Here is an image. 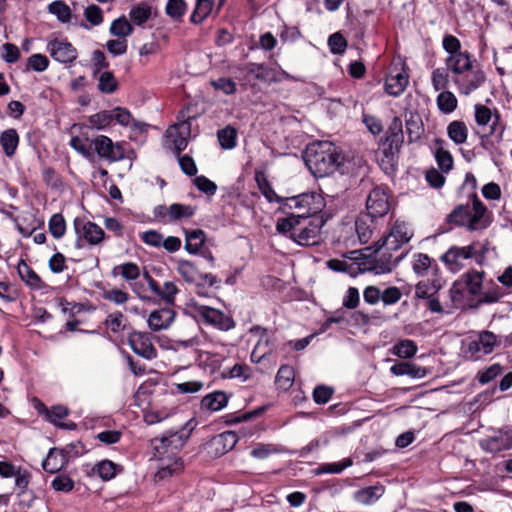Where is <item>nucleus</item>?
<instances>
[{"label": "nucleus", "mask_w": 512, "mask_h": 512, "mask_svg": "<svg viewBox=\"0 0 512 512\" xmlns=\"http://www.w3.org/2000/svg\"><path fill=\"white\" fill-rule=\"evenodd\" d=\"M190 431L185 427L179 430H168L161 438L151 440L154 457L158 459L156 479L163 480L179 473L183 469V462L177 456L178 451L184 446Z\"/></svg>", "instance_id": "1"}, {"label": "nucleus", "mask_w": 512, "mask_h": 512, "mask_svg": "<svg viewBox=\"0 0 512 512\" xmlns=\"http://www.w3.org/2000/svg\"><path fill=\"white\" fill-rule=\"evenodd\" d=\"M304 161L315 177L322 178L339 171L344 165L345 156L334 143L317 141L307 146Z\"/></svg>", "instance_id": "2"}, {"label": "nucleus", "mask_w": 512, "mask_h": 512, "mask_svg": "<svg viewBox=\"0 0 512 512\" xmlns=\"http://www.w3.org/2000/svg\"><path fill=\"white\" fill-rule=\"evenodd\" d=\"M325 224L322 216L299 220V216L280 218L276 230L280 234L290 233V237L301 246H314L321 241V229Z\"/></svg>", "instance_id": "3"}, {"label": "nucleus", "mask_w": 512, "mask_h": 512, "mask_svg": "<svg viewBox=\"0 0 512 512\" xmlns=\"http://www.w3.org/2000/svg\"><path fill=\"white\" fill-rule=\"evenodd\" d=\"M492 213L487 209L476 194L472 196V204L456 206L446 217V222L468 231H480L492 223Z\"/></svg>", "instance_id": "4"}, {"label": "nucleus", "mask_w": 512, "mask_h": 512, "mask_svg": "<svg viewBox=\"0 0 512 512\" xmlns=\"http://www.w3.org/2000/svg\"><path fill=\"white\" fill-rule=\"evenodd\" d=\"M281 204H283L285 208L296 209L297 213H292L289 216H299V220H307L308 218L317 216L324 206L323 198L316 193H303L297 196L283 198Z\"/></svg>", "instance_id": "5"}, {"label": "nucleus", "mask_w": 512, "mask_h": 512, "mask_svg": "<svg viewBox=\"0 0 512 512\" xmlns=\"http://www.w3.org/2000/svg\"><path fill=\"white\" fill-rule=\"evenodd\" d=\"M74 231L76 233L75 248L82 249L85 243L90 246L100 245L105 239L104 230L94 222L83 218H75L73 222Z\"/></svg>", "instance_id": "6"}, {"label": "nucleus", "mask_w": 512, "mask_h": 512, "mask_svg": "<svg viewBox=\"0 0 512 512\" xmlns=\"http://www.w3.org/2000/svg\"><path fill=\"white\" fill-rule=\"evenodd\" d=\"M376 253L375 258L370 262L368 270L375 274L390 273L393 268L406 256L404 252H394V250L385 249L380 239L374 245Z\"/></svg>", "instance_id": "7"}, {"label": "nucleus", "mask_w": 512, "mask_h": 512, "mask_svg": "<svg viewBox=\"0 0 512 512\" xmlns=\"http://www.w3.org/2000/svg\"><path fill=\"white\" fill-rule=\"evenodd\" d=\"M404 142L402 121L399 117H394L386 132L385 140L382 143V153L391 163L394 155H397Z\"/></svg>", "instance_id": "8"}, {"label": "nucleus", "mask_w": 512, "mask_h": 512, "mask_svg": "<svg viewBox=\"0 0 512 512\" xmlns=\"http://www.w3.org/2000/svg\"><path fill=\"white\" fill-rule=\"evenodd\" d=\"M413 236L410 225L404 221H396L389 234L380 238L381 245L387 250L398 252L404 244H407Z\"/></svg>", "instance_id": "9"}, {"label": "nucleus", "mask_w": 512, "mask_h": 512, "mask_svg": "<svg viewBox=\"0 0 512 512\" xmlns=\"http://www.w3.org/2000/svg\"><path fill=\"white\" fill-rule=\"evenodd\" d=\"M367 215L371 218L383 217L390 209L387 187H375L366 200Z\"/></svg>", "instance_id": "10"}, {"label": "nucleus", "mask_w": 512, "mask_h": 512, "mask_svg": "<svg viewBox=\"0 0 512 512\" xmlns=\"http://www.w3.org/2000/svg\"><path fill=\"white\" fill-rule=\"evenodd\" d=\"M476 253L475 243L464 247L452 246L441 256V260L449 269L459 270L464 265V261L473 258Z\"/></svg>", "instance_id": "11"}, {"label": "nucleus", "mask_w": 512, "mask_h": 512, "mask_svg": "<svg viewBox=\"0 0 512 512\" xmlns=\"http://www.w3.org/2000/svg\"><path fill=\"white\" fill-rule=\"evenodd\" d=\"M500 343V337L491 331L483 330L477 334L475 339L468 343V352L475 357H478L480 353L487 355L492 353L494 348L499 346Z\"/></svg>", "instance_id": "12"}, {"label": "nucleus", "mask_w": 512, "mask_h": 512, "mask_svg": "<svg viewBox=\"0 0 512 512\" xmlns=\"http://www.w3.org/2000/svg\"><path fill=\"white\" fill-rule=\"evenodd\" d=\"M93 144L99 157L105 158L110 162L122 160L125 156L123 147L119 143H113L112 140L105 135L97 136Z\"/></svg>", "instance_id": "13"}, {"label": "nucleus", "mask_w": 512, "mask_h": 512, "mask_svg": "<svg viewBox=\"0 0 512 512\" xmlns=\"http://www.w3.org/2000/svg\"><path fill=\"white\" fill-rule=\"evenodd\" d=\"M128 343L135 354L146 360L157 357V350L148 333L132 332L128 337Z\"/></svg>", "instance_id": "14"}, {"label": "nucleus", "mask_w": 512, "mask_h": 512, "mask_svg": "<svg viewBox=\"0 0 512 512\" xmlns=\"http://www.w3.org/2000/svg\"><path fill=\"white\" fill-rule=\"evenodd\" d=\"M475 120L479 126L489 125V134H498L502 138L504 127L499 124L500 115L497 111L492 113L491 109L482 104L475 105Z\"/></svg>", "instance_id": "15"}, {"label": "nucleus", "mask_w": 512, "mask_h": 512, "mask_svg": "<svg viewBox=\"0 0 512 512\" xmlns=\"http://www.w3.org/2000/svg\"><path fill=\"white\" fill-rule=\"evenodd\" d=\"M51 57L64 64L72 63L77 58L76 48L67 41L51 40L47 44Z\"/></svg>", "instance_id": "16"}, {"label": "nucleus", "mask_w": 512, "mask_h": 512, "mask_svg": "<svg viewBox=\"0 0 512 512\" xmlns=\"http://www.w3.org/2000/svg\"><path fill=\"white\" fill-rule=\"evenodd\" d=\"M199 313L206 323L211 324L220 330L228 331L235 327V322L232 317L226 315L220 310L208 306H202Z\"/></svg>", "instance_id": "17"}, {"label": "nucleus", "mask_w": 512, "mask_h": 512, "mask_svg": "<svg viewBox=\"0 0 512 512\" xmlns=\"http://www.w3.org/2000/svg\"><path fill=\"white\" fill-rule=\"evenodd\" d=\"M167 137L172 139L176 156H179L188 144V136L190 135V124L187 121L175 123L167 129Z\"/></svg>", "instance_id": "18"}, {"label": "nucleus", "mask_w": 512, "mask_h": 512, "mask_svg": "<svg viewBox=\"0 0 512 512\" xmlns=\"http://www.w3.org/2000/svg\"><path fill=\"white\" fill-rule=\"evenodd\" d=\"M69 447L65 449L52 448L47 457L42 462V467L46 472L56 473L63 469L68 463Z\"/></svg>", "instance_id": "19"}, {"label": "nucleus", "mask_w": 512, "mask_h": 512, "mask_svg": "<svg viewBox=\"0 0 512 512\" xmlns=\"http://www.w3.org/2000/svg\"><path fill=\"white\" fill-rule=\"evenodd\" d=\"M237 442V434L233 431H226L215 436L210 442V447L213 448L216 456H221L231 451Z\"/></svg>", "instance_id": "20"}, {"label": "nucleus", "mask_w": 512, "mask_h": 512, "mask_svg": "<svg viewBox=\"0 0 512 512\" xmlns=\"http://www.w3.org/2000/svg\"><path fill=\"white\" fill-rule=\"evenodd\" d=\"M385 493V487L381 483L361 488L354 492L353 499L362 505H372Z\"/></svg>", "instance_id": "21"}, {"label": "nucleus", "mask_w": 512, "mask_h": 512, "mask_svg": "<svg viewBox=\"0 0 512 512\" xmlns=\"http://www.w3.org/2000/svg\"><path fill=\"white\" fill-rule=\"evenodd\" d=\"M175 312L171 308H162L151 312L148 326L153 331L167 329L174 321Z\"/></svg>", "instance_id": "22"}, {"label": "nucleus", "mask_w": 512, "mask_h": 512, "mask_svg": "<svg viewBox=\"0 0 512 512\" xmlns=\"http://www.w3.org/2000/svg\"><path fill=\"white\" fill-rule=\"evenodd\" d=\"M447 69L454 74H463L472 68L471 56L467 51L449 55L445 60Z\"/></svg>", "instance_id": "23"}, {"label": "nucleus", "mask_w": 512, "mask_h": 512, "mask_svg": "<svg viewBox=\"0 0 512 512\" xmlns=\"http://www.w3.org/2000/svg\"><path fill=\"white\" fill-rule=\"evenodd\" d=\"M390 372L395 376L407 375L414 379L424 378L428 374V370L424 367L417 366L412 362H396L390 368Z\"/></svg>", "instance_id": "24"}, {"label": "nucleus", "mask_w": 512, "mask_h": 512, "mask_svg": "<svg viewBox=\"0 0 512 512\" xmlns=\"http://www.w3.org/2000/svg\"><path fill=\"white\" fill-rule=\"evenodd\" d=\"M412 269L421 277L427 276L429 273L436 276L439 271L438 265L424 253H417L414 255Z\"/></svg>", "instance_id": "25"}, {"label": "nucleus", "mask_w": 512, "mask_h": 512, "mask_svg": "<svg viewBox=\"0 0 512 512\" xmlns=\"http://www.w3.org/2000/svg\"><path fill=\"white\" fill-rule=\"evenodd\" d=\"M465 287L471 295L479 296L485 285V272L471 270L466 272L463 276Z\"/></svg>", "instance_id": "26"}, {"label": "nucleus", "mask_w": 512, "mask_h": 512, "mask_svg": "<svg viewBox=\"0 0 512 512\" xmlns=\"http://www.w3.org/2000/svg\"><path fill=\"white\" fill-rule=\"evenodd\" d=\"M44 410L46 413L47 420L53 423L54 425L69 430L76 429L77 425L74 422H58V420L63 419L69 413L68 409L65 406L56 405L53 406L51 409H47L46 407H44Z\"/></svg>", "instance_id": "27"}, {"label": "nucleus", "mask_w": 512, "mask_h": 512, "mask_svg": "<svg viewBox=\"0 0 512 512\" xmlns=\"http://www.w3.org/2000/svg\"><path fill=\"white\" fill-rule=\"evenodd\" d=\"M205 241L206 235L203 230H185V249L188 253L197 254Z\"/></svg>", "instance_id": "28"}, {"label": "nucleus", "mask_w": 512, "mask_h": 512, "mask_svg": "<svg viewBox=\"0 0 512 512\" xmlns=\"http://www.w3.org/2000/svg\"><path fill=\"white\" fill-rule=\"evenodd\" d=\"M503 296L502 289L492 279L486 281L481 294L479 295L478 305L496 303Z\"/></svg>", "instance_id": "29"}, {"label": "nucleus", "mask_w": 512, "mask_h": 512, "mask_svg": "<svg viewBox=\"0 0 512 512\" xmlns=\"http://www.w3.org/2000/svg\"><path fill=\"white\" fill-rule=\"evenodd\" d=\"M408 85V76L404 73L389 75L385 81V91L391 96H399Z\"/></svg>", "instance_id": "30"}, {"label": "nucleus", "mask_w": 512, "mask_h": 512, "mask_svg": "<svg viewBox=\"0 0 512 512\" xmlns=\"http://www.w3.org/2000/svg\"><path fill=\"white\" fill-rule=\"evenodd\" d=\"M228 403V397L223 391H215L203 397L201 408L208 411H219Z\"/></svg>", "instance_id": "31"}, {"label": "nucleus", "mask_w": 512, "mask_h": 512, "mask_svg": "<svg viewBox=\"0 0 512 512\" xmlns=\"http://www.w3.org/2000/svg\"><path fill=\"white\" fill-rule=\"evenodd\" d=\"M19 144V135L14 128L3 131L0 135V145L4 154L11 158L14 156Z\"/></svg>", "instance_id": "32"}, {"label": "nucleus", "mask_w": 512, "mask_h": 512, "mask_svg": "<svg viewBox=\"0 0 512 512\" xmlns=\"http://www.w3.org/2000/svg\"><path fill=\"white\" fill-rule=\"evenodd\" d=\"M17 269L20 278L31 288L41 289L44 287L41 278L26 262L21 260L18 264Z\"/></svg>", "instance_id": "33"}, {"label": "nucleus", "mask_w": 512, "mask_h": 512, "mask_svg": "<svg viewBox=\"0 0 512 512\" xmlns=\"http://www.w3.org/2000/svg\"><path fill=\"white\" fill-rule=\"evenodd\" d=\"M435 158L439 168L443 172H449L453 168V157L449 151L444 148L445 141L443 139L435 140Z\"/></svg>", "instance_id": "34"}, {"label": "nucleus", "mask_w": 512, "mask_h": 512, "mask_svg": "<svg viewBox=\"0 0 512 512\" xmlns=\"http://www.w3.org/2000/svg\"><path fill=\"white\" fill-rule=\"evenodd\" d=\"M406 130L410 142H415L421 138L424 133V126L420 115L410 113L406 119Z\"/></svg>", "instance_id": "35"}, {"label": "nucleus", "mask_w": 512, "mask_h": 512, "mask_svg": "<svg viewBox=\"0 0 512 512\" xmlns=\"http://www.w3.org/2000/svg\"><path fill=\"white\" fill-rule=\"evenodd\" d=\"M255 180H256L259 190L261 191V193L264 195V197L269 202L282 203L283 198L276 194L272 185L270 184L268 179L265 177L264 173L256 172Z\"/></svg>", "instance_id": "36"}, {"label": "nucleus", "mask_w": 512, "mask_h": 512, "mask_svg": "<svg viewBox=\"0 0 512 512\" xmlns=\"http://www.w3.org/2000/svg\"><path fill=\"white\" fill-rule=\"evenodd\" d=\"M449 138L457 145L466 142L468 137V129L463 121H452L447 127Z\"/></svg>", "instance_id": "37"}, {"label": "nucleus", "mask_w": 512, "mask_h": 512, "mask_svg": "<svg viewBox=\"0 0 512 512\" xmlns=\"http://www.w3.org/2000/svg\"><path fill=\"white\" fill-rule=\"evenodd\" d=\"M441 285L437 280H423L415 286V296L418 299H429L440 289Z\"/></svg>", "instance_id": "38"}, {"label": "nucleus", "mask_w": 512, "mask_h": 512, "mask_svg": "<svg viewBox=\"0 0 512 512\" xmlns=\"http://www.w3.org/2000/svg\"><path fill=\"white\" fill-rule=\"evenodd\" d=\"M481 446L483 449L491 453L510 449L509 446H506V439L502 430L499 431L498 434L483 440L481 442Z\"/></svg>", "instance_id": "39"}, {"label": "nucleus", "mask_w": 512, "mask_h": 512, "mask_svg": "<svg viewBox=\"0 0 512 512\" xmlns=\"http://www.w3.org/2000/svg\"><path fill=\"white\" fill-rule=\"evenodd\" d=\"M417 350L416 343L410 339L400 340L392 347V353L399 358H412Z\"/></svg>", "instance_id": "40"}, {"label": "nucleus", "mask_w": 512, "mask_h": 512, "mask_svg": "<svg viewBox=\"0 0 512 512\" xmlns=\"http://www.w3.org/2000/svg\"><path fill=\"white\" fill-rule=\"evenodd\" d=\"M214 0H196L195 9L190 17L194 24L201 23L211 12Z\"/></svg>", "instance_id": "41"}, {"label": "nucleus", "mask_w": 512, "mask_h": 512, "mask_svg": "<svg viewBox=\"0 0 512 512\" xmlns=\"http://www.w3.org/2000/svg\"><path fill=\"white\" fill-rule=\"evenodd\" d=\"M195 214V207L191 205H184L174 203L169 206V220L178 221L182 219L191 218Z\"/></svg>", "instance_id": "42"}, {"label": "nucleus", "mask_w": 512, "mask_h": 512, "mask_svg": "<svg viewBox=\"0 0 512 512\" xmlns=\"http://www.w3.org/2000/svg\"><path fill=\"white\" fill-rule=\"evenodd\" d=\"M295 372L289 365H282L276 375L275 382L283 390L289 389L294 381Z\"/></svg>", "instance_id": "43"}, {"label": "nucleus", "mask_w": 512, "mask_h": 512, "mask_svg": "<svg viewBox=\"0 0 512 512\" xmlns=\"http://www.w3.org/2000/svg\"><path fill=\"white\" fill-rule=\"evenodd\" d=\"M437 106L442 113L450 114L457 107V98L450 91H442L437 96Z\"/></svg>", "instance_id": "44"}, {"label": "nucleus", "mask_w": 512, "mask_h": 512, "mask_svg": "<svg viewBox=\"0 0 512 512\" xmlns=\"http://www.w3.org/2000/svg\"><path fill=\"white\" fill-rule=\"evenodd\" d=\"M133 32V26L127 20L125 16L115 19L110 26V33L118 38H125L131 35Z\"/></svg>", "instance_id": "45"}, {"label": "nucleus", "mask_w": 512, "mask_h": 512, "mask_svg": "<svg viewBox=\"0 0 512 512\" xmlns=\"http://www.w3.org/2000/svg\"><path fill=\"white\" fill-rule=\"evenodd\" d=\"M177 271L188 283H195L198 280L199 272L195 265L188 260L178 261Z\"/></svg>", "instance_id": "46"}, {"label": "nucleus", "mask_w": 512, "mask_h": 512, "mask_svg": "<svg viewBox=\"0 0 512 512\" xmlns=\"http://www.w3.org/2000/svg\"><path fill=\"white\" fill-rule=\"evenodd\" d=\"M113 121L112 111H100L96 114L89 116V126L98 130L105 129Z\"/></svg>", "instance_id": "47"}, {"label": "nucleus", "mask_w": 512, "mask_h": 512, "mask_svg": "<svg viewBox=\"0 0 512 512\" xmlns=\"http://www.w3.org/2000/svg\"><path fill=\"white\" fill-rule=\"evenodd\" d=\"M217 136L223 149H232L236 146L237 131L235 128L226 126L217 132Z\"/></svg>", "instance_id": "48"}, {"label": "nucleus", "mask_w": 512, "mask_h": 512, "mask_svg": "<svg viewBox=\"0 0 512 512\" xmlns=\"http://www.w3.org/2000/svg\"><path fill=\"white\" fill-rule=\"evenodd\" d=\"M113 272L120 274L126 281L136 280L140 276V268L133 262H126L118 265L113 269Z\"/></svg>", "instance_id": "49"}, {"label": "nucleus", "mask_w": 512, "mask_h": 512, "mask_svg": "<svg viewBox=\"0 0 512 512\" xmlns=\"http://www.w3.org/2000/svg\"><path fill=\"white\" fill-rule=\"evenodd\" d=\"M118 88V82L112 72L105 71L98 79V89L105 94L114 93Z\"/></svg>", "instance_id": "50"}, {"label": "nucleus", "mask_w": 512, "mask_h": 512, "mask_svg": "<svg viewBox=\"0 0 512 512\" xmlns=\"http://www.w3.org/2000/svg\"><path fill=\"white\" fill-rule=\"evenodd\" d=\"M48 11L55 15L59 21L66 23L70 21L71 9L63 1H54L49 4Z\"/></svg>", "instance_id": "51"}, {"label": "nucleus", "mask_w": 512, "mask_h": 512, "mask_svg": "<svg viewBox=\"0 0 512 512\" xmlns=\"http://www.w3.org/2000/svg\"><path fill=\"white\" fill-rule=\"evenodd\" d=\"M49 232L51 235L59 239L64 236L66 232V222L62 214L56 213L52 215L48 223Z\"/></svg>", "instance_id": "52"}, {"label": "nucleus", "mask_w": 512, "mask_h": 512, "mask_svg": "<svg viewBox=\"0 0 512 512\" xmlns=\"http://www.w3.org/2000/svg\"><path fill=\"white\" fill-rule=\"evenodd\" d=\"M131 20L136 25H142L151 16V8L145 4L133 7L129 13Z\"/></svg>", "instance_id": "53"}, {"label": "nucleus", "mask_w": 512, "mask_h": 512, "mask_svg": "<svg viewBox=\"0 0 512 512\" xmlns=\"http://www.w3.org/2000/svg\"><path fill=\"white\" fill-rule=\"evenodd\" d=\"M126 319L121 312H114L107 316L105 325L114 333L123 331L126 327Z\"/></svg>", "instance_id": "54"}, {"label": "nucleus", "mask_w": 512, "mask_h": 512, "mask_svg": "<svg viewBox=\"0 0 512 512\" xmlns=\"http://www.w3.org/2000/svg\"><path fill=\"white\" fill-rule=\"evenodd\" d=\"M94 470L104 481H108L116 475V465L109 460L99 462Z\"/></svg>", "instance_id": "55"}, {"label": "nucleus", "mask_w": 512, "mask_h": 512, "mask_svg": "<svg viewBox=\"0 0 512 512\" xmlns=\"http://www.w3.org/2000/svg\"><path fill=\"white\" fill-rule=\"evenodd\" d=\"M49 66L48 58L43 54H33L28 58L27 69H31L36 72H43Z\"/></svg>", "instance_id": "56"}, {"label": "nucleus", "mask_w": 512, "mask_h": 512, "mask_svg": "<svg viewBox=\"0 0 512 512\" xmlns=\"http://www.w3.org/2000/svg\"><path fill=\"white\" fill-rule=\"evenodd\" d=\"M186 10V3L184 0H168L166 5V13L173 19H180Z\"/></svg>", "instance_id": "57"}, {"label": "nucleus", "mask_w": 512, "mask_h": 512, "mask_svg": "<svg viewBox=\"0 0 512 512\" xmlns=\"http://www.w3.org/2000/svg\"><path fill=\"white\" fill-rule=\"evenodd\" d=\"M84 16L92 26H99L103 22L102 10L95 4H91L85 8Z\"/></svg>", "instance_id": "58"}, {"label": "nucleus", "mask_w": 512, "mask_h": 512, "mask_svg": "<svg viewBox=\"0 0 512 512\" xmlns=\"http://www.w3.org/2000/svg\"><path fill=\"white\" fill-rule=\"evenodd\" d=\"M211 85L226 95H232L236 92V83L231 78L221 77L217 80H212Z\"/></svg>", "instance_id": "59"}, {"label": "nucleus", "mask_w": 512, "mask_h": 512, "mask_svg": "<svg viewBox=\"0 0 512 512\" xmlns=\"http://www.w3.org/2000/svg\"><path fill=\"white\" fill-rule=\"evenodd\" d=\"M433 88L436 91L446 88L448 84V73L445 68H437L433 70L431 77Z\"/></svg>", "instance_id": "60"}, {"label": "nucleus", "mask_w": 512, "mask_h": 512, "mask_svg": "<svg viewBox=\"0 0 512 512\" xmlns=\"http://www.w3.org/2000/svg\"><path fill=\"white\" fill-rule=\"evenodd\" d=\"M402 297L401 290L396 286H390L381 291V301L384 305L396 304Z\"/></svg>", "instance_id": "61"}, {"label": "nucleus", "mask_w": 512, "mask_h": 512, "mask_svg": "<svg viewBox=\"0 0 512 512\" xmlns=\"http://www.w3.org/2000/svg\"><path fill=\"white\" fill-rule=\"evenodd\" d=\"M51 486L55 491L69 492L73 489L74 482L66 475H58L52 480Z\"/></svg>", "instance_id": "62"}, {"label": "nucleus", "mask_w": 512, "mask_h": 512, "mask_svg": "<svg viewBox=\"0 0 512 512\" xmlns=\"http://www.w3.org/2000/svg\"><path fill=\"white\" fill-rule=\"evenodd\" d=\"M194 184L198 188V190H200L201 192H203L207 195L212 196L216 193L217 185L213 181L209 180L207 177H205L203 175L197 176L194 179Z\"/></svg>", "instance_id": "63"}, {"label": "nucleus", "mask_w": 512, "mask_h": 512, "mask_svg": "<svg viewBox=\"0 0 512 512\" xmlns=\"http://www.w3.org/2000/svg\"><path fill=\"white\" fill-rule=\"evenodd\" d=\"M328 45L332 53L341 54L345 51L347 42L340 33H334L329 37Z\"/></svg>", "instance_id": "64"}]
</instances>
